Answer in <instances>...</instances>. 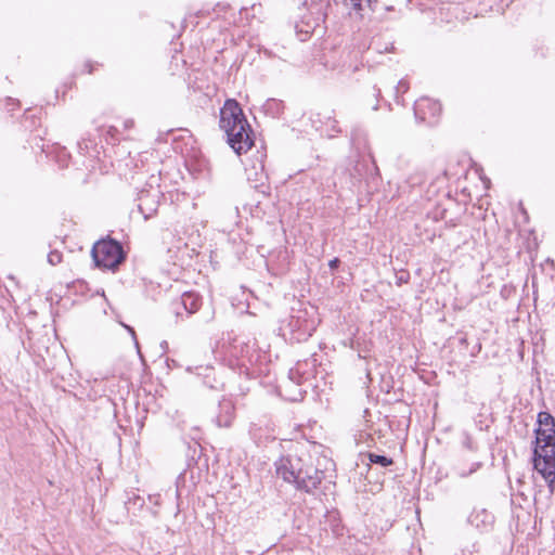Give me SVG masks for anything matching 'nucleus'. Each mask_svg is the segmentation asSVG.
<instances>
[{"label": "nucleus", "mask_w": 555, "mask_h": 555, "mask_svg": "<svg viewBox=\"0 0 555 555\" xmlns=\"http://www.w3.org/2000/svg\"><path fill=\"white\" fill-rule=\"evenodd\" d=\"M202 306V297L195 292H185L172 302L176 317H182V310L186 317L197 312Z\"/></svg>", "instance_id": "nucleus-5"}, {"label": "nucleus", "mask_w": 555, "mask_h": 555, "mask_svg": "<svg viewBox=\"0 0 555 555\" xmlns=\"http://www.w3.org/2000/svg\"><path fill=\"white\" fill-rule=\"evenodd\" d=\"M409 279H410L409 272H402L400 275L397 276L396 284L400 286L404 283H408Z\"/></svg>", "instance_id": "nucleus-21"}, {"label": "nucleus", "mask_w": 555, "mask_h": 555, "mask_svg": "<svg viewBox=\"0 0 555 555\" xmlns=\"http://www.w3.org/2000/svg\"><path fill=\"white\" fill-rule=\"evenodd\" d=\"M323 479V470L302 462V466L299 467L292 483L295 485L297 490L312 494L319 488Z\"/></svg>", "instance_id": "nucleus-4"}, {"label": "nucleus", "mask_w": 555, "mask_h": 555, "mask_svg": "<svg viewBox=\"0 0 555 555\" xmlns=\"http://www.w3.org/2000/svg\"><path fill=\"white\" fill-rule=\"evenodd\" d=\"M480 466H481L480 462L474 463L472 465V467L469 468V470L461 473V476L462 477H467V476L472 475L473 473H475Z\"/></svg>", "instance_id": "nucleus-22"}, {"label": "nucleus", "mask_w": 555, "mask_h": 555, "mask_svg": "<svg viewBox=\"0 0 555 555\" xmlns=\"http://www.w3.org/2000/svg\"><path fill=\"white\" fill-rule=\"evenodd\" d=\"M185 167L190 173H198L203 171V168L201 166H194L189 160H185Z\"/></svg>", "instance_id": "nucleus-20"}, {"label": "nucleus", "mask_w": 555, "mask_h": 555, "mask_svg": "<svg viewBox=\"0 0 555 555\" xmlns=\"http://www.w3.org/2000/svg\"><path fill=\"white\" fill-rule=\"evenodd\" d=\"M433 105L434 106V111L436 113H439L440 112V105L437 104V103H431V101L429 99H421L420 101L416 102V105H415V114H420V112L426 107V106H430Z\"/></svg>", "instance_id": "nucleus-17"}, {"label": "nucleus", "mask_w": 555, "mask_h": 555, "mask_svg": "<svg viewBox=\"0 0 555 555\" xmlns=\"http://www.w3.org/2000/svg\"><path fill=\"white\" fill-rule=\"evenodd\" d=\"M535 439L543 440L544 447L552 446L555 442V426L535 428Z\"/></svg>", "instance_id": "nucleus-10"}, {"label": "nucleus", "mask_w": 555, "mask_h": 555, "mask_svg": "<svg viewBox=\"0 0 555 555\" xmlns=\"http://www.w3.org/2000/svg\"><path fill=\"white\" fill-rule=\"evenodd\" d=\"M340 264V259L335 257L334 259L330 260L328 262V267L331 268V270H336Z\"/></svg>", "instance_id": "nucleus-23"}, {"label": "nucleus", "mask_w": 555, "mask_h": 555, "mask_svg": "<svg viewBox=\"0 0 555 555\" xmlns=\"http://www.w3.org/2000/svg\"><path fill=\"white\" fill-rule=\"evenodd\" d=\"M249 436L257 446H266L268 442L275 439L273 429L269 425L261 423H251L249 427Z\"/></svg>", "instance_id": "nucleus-8"}, {"label": "nucleus", "mask_w": 555, "mask_h": 555, "mask_svg": "<svg viewBox=\"0 0 555 555\" xmlns=\"http://www.w3.org/2000/svg\"><path fill=\"white\" fill-rule=\"evenodd\" d=\"M261 178H264L266 180L268 179V175H264V176H260Z\"/></svg>", "instance_id": "nucleus-33"}, {"label": "nucleus", "mask_w": 555, "mask_h": 555, "mask_svg": "<svg viewBox=\"0 0 555 555\" xmlns=\"http://www.w3.org/2000/svg\"><path fill=\"white\" fill-rule=\"evenodd\" d=\"M300 320H301V315H297V317H293L291 322H289V326L293 328V330H298L300 332V335L304 336V337H309L312 335V332L315 330L314 325H313V322H307L305 321V324L301 325L300 324Z\"/></svg>", "instance_id": "nucleus-9"}, {"label": "nucleus", "mask_w": 555, "mask_h": 555, "mask_svg": "<svg viewBox=\"0 0 555 555\" xmlns=\"http://www.w3.org/2000/svg\"><path fill=\"white\" fill-rule=\"evenodd\" d=\"M156 499H153V502H155V504H158V498L159 495H155Z\"/></svg>", "instance_id": "nucleus-29"}, {"label": "nucleus", "mask_w": 555, "mask_h": 555, "mask_svg": "<svg viewBox=\"0 0 555 555\" xmlns=\"http://www.w3.org/2000/svg\"><path fill=\"white\" fill-rule=\"evenodd\" d=\"M365 456L367 457L369 462L371 464H376V465H379L382 467H387V466H390L393 464V460L391 457H388V456H385V455H380V454H376V453H373V452H367L365 454Z\"/></svg>", "instance_id": "nucleus-11"}, {"label": "nucleus", "mask_w": 555, "mask_h": 555, "mask_svg": "<svg viewBox=\"0 0 555 555\" xmlns=\"http://www.w3.org/2000/svg\"><path fill=\"white\" fill-rule=\"evenodd\" d=\"M156 499H153V502H155V504H158V498L159 495H155Z\"/></svg>", "instance_id": "nucleus-28"}, {"label": "nucleus", "mask_w": 555, "mask_h": 555, "mask_svg": "<svg viewBox=\"0 0 555 555\" xmlns=\"http://www.w3.org/2000/svg\"><path fill=\"white\" fill-rule=\"evenodd\" d=\"M126 507L128 511H130L131 506H137L138 508H142L144 505V500L140 495L135 494L134 492H131V495L128 496V500L126 501Z\"/></svg>", "instance_id": "nucleus-16"}, {"label": "nucleus", "mask_w": 555, "mask_h": 555, "mask_svg": "<svg viewBox=\"0 0 555 555\" xmlns=\"http://www.w3.org/2000/svg\"><path fill=\"white\" fill-rule=\"evenodd\" d=\"M480 349H481V345H480V344H478V346H477V352H479V351H480Z\"/></svg>", "instance_id": "nucleus-30"}, {"label": "nucleus", "mask_w": 555, "mask_h": 555, "mask_svg": "<svg viewBox=\"0 0 555 555\" xmlns=\"http://www.w3.org/2000/svg\"><path fill=\"white\" fill-rule=\"evenodd\" d=\"M235 420V405L231 399L222 398L219 401V412L215 418L218 427L229 428Z\"/></svg>", "instance_id": "nucleus-7"}, {"label": "nucleus", "mask_w": 555, "mask_h": 555, "mask_svg": "<svg viewBox=\"0 0 555 555\" xmlns=\"http://www.w3.org/2000/svg\"><path fill=\"white\" fill-rule=\"evenodd\" d=\"M263 158L264 155L262 153L257 152V154L254 156L253 165L249 168V170L254 171L255 173L263 172L266 170Z\"/></svg>", "instance_id": "nucleus-15"}, {"label": "nucleus", "mask_w": 555, "mask_h": 555, "mask_svg": "<svg viewBox=\"0 0 555 555\" xmlns=\"http://www.w3.org/2000/svg\"><path fill=\"white\" fill-rule=\"evenodd\" d=\"M533 468L544 478L551 494L555 491V442L544 447L543 440H534Z\"/></svg>", "instance_id": "nucleus-3"}, {"label": "nucleus", "mask_w": 555, "mask_h": 555, "mask_svg": "<svg viewBox=\"0 0 555 555\" xmlns=\"http://www.w3.org/2000/svg\"><path fill=\"white\" fill-rule=\"evenodd\" d=\"M118 133V129L114 126H111L108 129H107V135H109L111 138H115Z\"/></svg>", "instance_id": "nucleus-24"}, {"label": "nucleus", "mask_w": 555, "mask_h": 555, "mask_svg": "<svg viewBox=\"0 0 555 555\" xmlns=\"http://www.w3.org/2000/svg\"><path fill=\"white\" fill-rule=\"evenodd\" d=\"M361 170H362V169H361V168H359L358 166L356 167V171H357V172H360Z\"/></svg>", "instance_id": "nucleus-32"}, {"label": "nucleus", "mask_w": 555, "mask_h": 555, "mask_svg": "<svg viewBox=\"0 0 555 555\" xmlns=\"http://www.w3.org/2000/svg\"><path fill=\"white\" fill-rule=\"evenodd\" d=\"M204 383L214 390H224L225 383L221 378L216 377V373L212 371L211 374L205 376Z\"/></svg>", "instance_id": "nucleus-12"}, {"label": "nucleus", "mask_w": 555, "mask_h": 555, "mask_svg": "<svg viewBox=\"0 0 555 555\" xmlns=\"http://www.w3.org/2000/svg\"><path fill=\"white\" fill-rule=\"evenodd\" d=\"M538 424H539V427L538 428H541V427H547V426H555V418L552 416L551 413L548 412H540L538 414V420H537Z\"/></svg>", "instance_id": "nucleus-14"}, {"label": "nucleus", "mask_w": 555, "mask_h": 555, "mask_svg": "<svg viewBox=\"0 0 555 555\" xmlns=\"http://www.w3.org/2000/svg\"><path fill=\"white\" fill-rule=\"evenodd\" d=\"M474 170H475L476 172H478L480 169H479V168H477V167H476V165H474Z\"/></svg>", "instance_id": "nucleus-31"}, {"label": "nucleus", "mask_w": 555, "mask_h": 555, "mask_svg": "<svg viewBox=\"0 0 555 555\" xmlns=\"http://www.w3.org/2000/svg\"><path fill=\"white\" fill-rule=\"evenodd\" d=\"M346 7H350L357 11L363 10L366 4L369 8H372L373 2L376 0H341Z\"/></svg>", "instance_id": "nucleus-13"}, {"label": "nucleus", "mask_w": 555, "mask_h": 555, "mask_svg": "<svg viewBox=\"0 0 555 555\" xmlns=\"http://www.w3.org/2000/svg\"><path fill=\"white\" fill-rule=\"evenodd\" d=\"M460 344L461 345H466L467 344V337L466 336H463L460 338Z\"/></svg>", "instance_id": "nucleus-27"}, {"label": "nucleus", "mask_w": 555, "mask_h": 555, "mask_svg": "<svg viewBox=\"0 0 555 555\" xmlns=\"http://www.w3.org/2000/svg\"><path fill=\"white\" fill-rule=\"evenodd\" d=\"M63 255L57 250H52L48 255V261L52 266H56L62 262Z\"/></svg>", "instance_id": "nucleus-18"}, {"label": "nucleus", "mask_w": 555, "mask_h": 555, "mask_svg": "<svg viewBox=\"0 0 555 555\" xmlns=\"http://www.w3.org/2000/svg\"><path fill=\"white\" fill-rule=\"evenodd\" d=\"M220 128L225 132L229 145L237 154L247 152L254 145L250 125L235 100H227L220 109Z\"/></svg>", "instance_id": "nucleus-1"}, {"label": "nucleus", "mask_w": 555, "mask_h": 555, "mask_svg": "<svg viewBox=\"0 0 555 555\" xmlns=\"http://www.w3.org/2000/svg\"><path fill=\"white\" fill-rule=\"evenodd\" d=\"M479 178L485 184H487L490 181L487 176L479 175Z\"/></svg>", "instance_id": "nucleus-26"}, {"label": "nucleus", "mask_w": 555, "mask_h": 555, "mask_svg": "<svg viewBox=\"0 0 555 555\" xmlns=\"http://www.w3.org/2000/svg\"><path fill=\"white\" fill-rule=\"evenodd\" d=\"M133 125H134V122H133V120H132V119H127V120H125V122H124V128H125V129H130V128H132V127H133Z\"/></svg>", "instance_id": "nucleus-25"}, {"label": "nucleus", "mask_w": 555, "mask_h": 555, "mask_svg": "<svg viewBox=\"0 0 555 555\" xmlns=\"http://www.w3.org/2000/svg\"><path fill=\"white\" fill-rule=\"evenodd\" d=\"M302 466V460L298 456H282L275 462V473L284 481L292 483L299 467Z\"/></svg>", "instance_id": "nucleus-6"}, {"label": "nucleus", "mask_w": 555, "mask_h": 555, "mask_svg": "<svg viewBox=\"0 0 555 555\" xmlns=\"http://www.w3.org/2000/svg\"><path fill=\"white\" fill-rule=\"evenodd\" d=\"M254 188L264 195L270 194V186L263 181H261L260 184H255Z\"/></svg>", "instance_id": "nucleus-19"}, {"label": "nucleus", "mask_w": 555, "mask_h": 555, "mask_svg": "<svg viewBox=\"0 0 555 555\" xmlns=\"http://www.w3.org/2000/svg\"><path fill=\"white\" fill-rule=\"evenodd\" d=\"M92 258L98 267L113 272L126 260V253L122 245L109 236L96 242L91 250Z\"/></svg>", "instance_id": "nucleus-2"}]
</instances>
